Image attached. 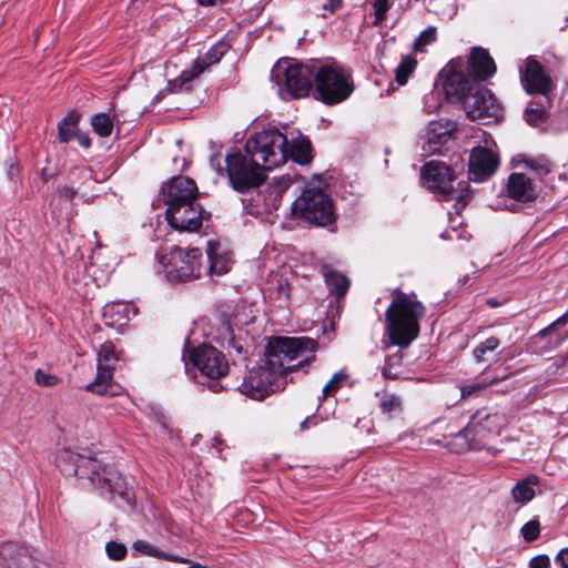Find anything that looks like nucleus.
<instances>
[{
  "instance_id": "obj_1",
  "label": "nucleus",
  "mask_w": 568,
  "mask_h": 568,
  "mask_svg": "<svg viewBox=\"0 0 568 568\" xmlns=\"http://www.w3.org/2000/svg\"><path fill=\"white\" fill-rule=\"evenodd\" d=\"M317 342L311 337H272L265 349L263 364L252 368L239 386L241 394L262 400L284 387L281 381L288 372L314 359Z\"/></svg>"
},
{
  "instance_id": "obj_2",
  "label": "nucleus",
  "mask_w": 568,
  "mask_h": 568,
  "mask_svg": "<svg viewBox=\"0 0 568 568\" xmlns=\"http://www.w3.org/2000/svg\"><path fill=\"white\" fill-rule=\"evenodd\" d=\"M57 463L63 475L77 476L84 488L106 490L111 498L119 495L129 507H133L131 490L112 466H102L97 458L70 449H62L57 457Z\"/></svg>"
},
{
  "instance_id": "obj_3",
  "label": "nucleus",
  "mask_w": 568,
  "mask_h": 568,
  "mask_svg": "<svg viewBox=\"0 0 568 568\" xmlns=\"http://www.w3.org/2000/svg\"><path fill=\"white\" fill-rule=\"evenodd\" d=\"M425 306L413 295L398 294L385 313L386 333L392 345L408 346L419 334Z\"/></svg>"
},
{
  "instance_id": "obj_4",
  "label": "nucleus",
  "mask_w": 568,
  "mask_h": 568,
  "mask_svg": "<svg viewBox=\"0 0 568 568\" xmlns=\"http://www.w3.org/2000/svg\"><path fill=\"white\" fill-rule=\"evenodd\" d=\"M316 64L277 61L271 71V81L282 100L301 99L310 94L315 84Z\"/></svg>"
},
{
  "instance_id": "obj_5",
  "label": "nucleus",
  "mask_w": 568,
  "mask_h": 568,
  "mask_svg": "<svg viewBox=\"0 0 568 568\" xmlns=\"http://www.w3.org/2000/svg\"><path fill=\"white\" fill-rule=\"evenodd\" d=\"M287 144L286 135L276 130H267L250 138L245 151L255 165H261L263 170H273L286 162Z\"/></svg>"
},
{
  "instance_id": "obj_6",
  "label": "nucleus",
  "mask_w": 568,
  "mask_h": 568,
  "mask_svg": "<svg viewBox=\"0 0 568 568\" xmlns=\"http://www.w3.org/2000/svg\"><path fill=\"white\" fill-rule=\"evenodd\" d=\"M424 185L433 193L442 196L443 200L456 199L454 205L458 214L470 200L469 193H464L462 183L460 189H455V175L452 169L444 162L430 161L422 168L420 172Z\"/></svg>"
},
{
  "instance_id": "obj_7",
  "label": "nucleus",
  "mask_w": 568,
  "mask_h": 568,
  "mask_svg": "<svg viewBox=\"0 0 568 568\" xmlns=\"http://www.w3.org/2000/svg\"><path fill=\"white\" fill-rule=\"evenodd\" d=\"M292 212L315 225H326L334 220L331 197L318 187L305 189L293 202Z\"/></svg>"
},
{
  "instance_id": "obj_8",
  "label": "nucleus",
  "mask_w": 568,
  "mask_h": 568,
  "mask_svg": "<svg viewBox=\"0 0 568 568\" xmlns=\"http://www.w3.org/2000/svg\"><path fill=\"white\" fill-rule=\"evenodd\" d=\"M315 88L318 99L326 104L339 103L353 92L349 74L328 64H316Z\"/></svg>"
},
{
  "instance_id": "obj_9",
  "label": "nucleus",
  "mask_w": 568,
  "mask_h": 568,
  "mask_svg": "<svg viewBox=\"0 0 568 568\" xmlns=\"http://www.w3.org/2000/svg\"><path fill=\"white\" fill-rule=\"evenodd\" d=\"M262 170L261 165L253 163L252 158L247 159L239 152L226 156L227 176L240 193L247 192L263 181Z\"/></svg>"
},
{
  "instance_id": "obj_10",
  "label": "nucleus",
  "mask_w": 568,
  "mask_h": 568,
  "mask_svg": "<svg viewBox=\"0 0 568 568\" xmlns=\"http://www.w3.org/2000/svg\"><path fill=\"white\" fill-rule=\"evenodd\" d=\"M463 105L470 120L489 123L498 121L503 116V109L494 93L480 84L473 93L468 94Z\"/></svg>"
},
{
  "instance_id": "obj_11",
  "label": "nucleus",
  "mask_w": 568,
  "mask_h": 568,
  "mask_svg": "<svg viewBox=\"0 0 568 568\" xmlns=\"http://www.w3.org/2000/svg\"><path fill=\"white\" fill-rule=\"evenodd\" d=\"M520 83L528 94H538L548 101V95L555 89V81L549 71L530 55L519 68Z\"/></svg>"
},
{
  "instance_id": "obj_12",
  "label": "nucleus",
  "mask_w": 568,
  "mask_h": 568,
  "mask_svg": "<svg viewBox=\"0 0 568 568\" xmlns=\"http://www.w3.org/2000/svg\"><path fill=\"white\" fill-rule=\"evenodd\" d=\"M118 362L114 346L111 342H105L101 345L97 358V377L87 386L89 392L98 395L114 396L118 392L112 384L114 366Z\"/></svg>"
},
{
  "instance_id": "obj_13",
  "label": "nucleus",
  "mask_w": 568,
  "mask_h": 568,
  "mask_svg": "<svg viewBox=\"0 0 568 568\" xmlns=\"http://www.w3.org/2000/svg\"><path fill=\"white\" fill-rule=\"evenodd\" d=\"M190 362L202 376L219 379L229 372V362L224 354L215 347L203 344L190 353Z\"/></svg>"
},
{
  "instance_id": "obj_14",
  "label": "nucleus",
  "mask_w": 568,
  "mask_h": 568,
  "mask_svg": "<svg viewBox=\"0 0 568 568\" xmlns=\"http://www.w3.org/2000/svg\"><path fill=\"white\" fill-rule=\"evenodd\" d=\"M229 49L230 44L224 41H220L214 44L205 53L203 59L195 60L190 69L182 71L176 79L169 82L170 91L176 93L183 90H189L190 83L194 79L199 78L209 65L217 63Z\"/></svg>"
},
{
  "instance_id": "obj_15",
  "label": "nucleus",
  "mask_w": 568,
  "mask_h": 568,
  "mask_svg": "<svg viewBox=\"0 0 568 568\" xmlns=\"http://www.w3.org/2000/svg\"><path fill=\"white\" fill-rule=\"evenodd\" d=\"M495 143L474 148L468 161V178L474 182H484L495 174L499 166V156Z\"/></svg>"
},
{
  "instance_id": "obj_16",
  "label": "nucleus",
  "mask_w": 568,
  "mask_h": 568,
  "mask_svg": "<svg viewBox=\"0 0 568 568\" xmlns=\"http://www.w3.org/2000/svg\"><path fill=\"white\" fill-rule=\"evenodd\" d=\"M201 257L202 253L199 248L189 251L181 247L174 248L169 257V263L172 266L168 271L169 276L179 281L199 277L201 274Z\"/></svg>"
},
{
  "instance_id": "obj_17",
  "label": "nucleus",
  "mask_w": 568,
  "mask_h": 568,
  "mask_svg": "<svg viewBox=\"0 0 568 568\" xmlns=\"http://www.w3.org/2000/svg\"><path fill=\"white\" fill-rule=\"evenodd\" d=\"M161 200L171 209L172 205L180 206L196 201L197 186L195 182L186 176L172 178L168 184L162 186Z\"/></svg>"
},
{
  "instance_id": "obj_18",
  "label": "nucleus",
  "mask_w": 568,
  "mask_h": 568,
  "mask_svg": "<svg viewBox=\"0 0 568 568\" xmlns=\"http://www.w3.org/2000/svg\"><path fill=\"white\" fill-rule=\"evenodd\" d=\"M165 216L170 225L179 231H197L204 220L202 207L196 201L166 209Z\"/></svg>"
},
{
  "instance_id": "obj_19",
  "label": "nucleus",
  "mask_w": 568,
  "mask_h": 568,
  "mask_svg": "<svg viewBox=\"0 0 568 568\" xmlns=\"http://www.w3.org/2000/svg\"><path fill=\"white\" fill-rule=\"evenodd\" d=\"M444 71L447 72L444 81L446 93L456 97L464 104L468 94L473 93L479 84L462 70H457L456 62L454 61H452Z\"/></svg>"
},
{
  "instance_id": "obj_20",
  "label": "nucleus",
  "mask_w": 568,
  "mask_h": 568,
  "mask_svg": "<svg viewBox=\"0 0 568 568\" xmlns=\"http://www.w3.org/2000/svg\"><path fill=\"white\" fill-rule=\"evenodd\" d=\"M456 129L452 121H432L425 133L423 150L429 154L440 153L442 146L450 139Z\"/></svg>"
},
{
  "instance_id": "obj_21",
  "label": "nucleus",
  "mask_w": 568,
  "mask_h": 568,
  "mask_svg": "<svg viewBox=\"0 0 568 568\" xmlns=\"http://www.w3.org/2000/svg\"><path fill=\"white\" fill-rule=\"evenodd\" d=\"M207 255V273L209 275H224L232 265L231 252L220 242L209 241L206 247Z\"/></svg>"
},
{
  "instance_id": "obj_22",
  "label": "nucleus",
  "mask_w": 568,
  "mask_h": 568,
  "mask_svg": "<svg viewBox=\"0 0 568 568\" xmlns=\"http://www.w3.org/2000/svg\"><path fill=\"white\" fill-rule=\"evenodd\" d=\"M506 194L517 202H530L537 196L535 186L526 174L513 173L506 184Z\"/></svg>"
},
{
  "instance_id": "obj_23",
  "label": "nucleus",
  "mask_w": 568,
  "mask_h": 568,
  "mask_svg": "<svg viewBox=\"0 0 568 568\" xmlns=\"http://www.w3.org/2000/svg\"><path fill=\"white\" fill-rule=\"evenodd\" d=\"M469 73L477 81H485L496 72V64L488 51L483 48H473L469 60Z\"/></svg>"
},
{
  "instance_id": "obj_24",
  "label": "nucleus",
  "mask_w": 568,
  "mask_h": 568,
  "mask_svg": "<svg viewBox=\"0 0 568 568\" xmlns=\"http://www.w3.org/2000/svg\"><path fill=\"white\" fill-rule=\"evenodd\" d=\"M32 558L31 551L17 541L0 545V565L7 568H19Z\"/></svg>"
},
{
  "instance_id": "obj_25",
  "label": "nucleus",
  "mask_w": 568,
  "mask_h": 568,
  "mask_svg": "<svg viewBox=\"0 0 568 568\" xmlns=\"http://www.w3.org/2000/svg\"><path fill=\"white\" fill-rule=\"evenodd\" d=\"M539 484V478L536 475L519 480L511 489L513 499L520 505L529 503L536 495L535 486Z\"/></svg>"
},
{
  "instance_id": "obj_26",
  "label": "nucleus",
  "mask_w": 568,
  "mask_h": 568,
  "mask_svg": "<svg viewBox=\"0 0 568 568\" xmlns=\"http://www.w3.org/2000/svg\"><path fill=\"white\" fill-rule=\"evenodd\" d=\"M287 152L293 161L300 164H307L313 159L311 142L307 138L302 135L292 139Z\"/></svg>"
},
{
  "instance_id": "obj_27",
  "label": "nucleus",
  "mask_w": 568,
  "mask_h": 568,
  "mask_svg": "<svg viewBox=\"0 0 568 568\" xmlns=\"http://www.w3.org/2000/svg\"><path fill=\"white\" fill-rule=\"evenodd\" d=\"M132 549L134 552H138L140 555L154 557L158 559H164L172 562H186V559H183L176 555L168 554L159 549L158 547L153 546L146 540H135L132 545Z\"/></svg>"
},
{
  "instance_id": "obj_28",
  "label": "nucleus",
  "mask_w": 568,
  "mask_h": 568,
  "mask_svg": "<svg viewBox=\"0 0 568 568\" xmlns=\"http://www.w3.org/2000/svg\"><path fill=\"white\" fill-rule=\"evenodd\" d=\"M323 275L331 293L337 297H343L347 293L349 282L345 275L327 267L324 268Z\"/></svg>"
},
{
  "instance_id": "obj_29",
  "label": "nucleus",
  "mask_w": 568,
  "mask_h": 568,
  "mask_svg": "<svg viewBox=\"0 0 568 568\" xmlns=\"http://www.w3.org/2000/svg\"><path fill=\"white\" fill-rule=\"evenodd\" d=\"M477 424H469L466 428L460 430L454 438V447L458 452L478 449L479 445L475 443V435L477 434Z\"/></svg>"
},
{
  "instance_id": "obj_30",
  "label": "nucleus",
  "mask_w": 568,
  "mask_h": 568,
  "mask_svg": "<svg viewBox=\"0 0 568 568\" xmlns=\"http://www.w3.org/2000/svg\"><path fill=\"white\" fill-rule=\"evenodd\" d=\"M80 116L77 112H70L58 124V136L62 143H68L78 132Z\"/></svg>"
},
{
  "instance_id": "obj_31",
  "label": "nucleus",
  "mask_w": 568,
  "mask_h": 568,
  "mask_svg": "<svg viewBox=\"0 0 568 568\" xmlns=\"http://www.w3.org/2000/svg\"><path fill=\"white\" fill-rule=\"evenodd\" d=\"M503 378H504V376H501V377L495 376L491 379H488V378H485V377H478L475 381L464 385L460 388L462 397L463 398H467V397L477 396L483 389H485L488 386H491V385L498 383Z\"/></svg>"
},
{
  "instance_id": "obj_32",
  "label": "nucleus",
  "mask_w": 568,
  "mask_h": 568,
  "mask_svg": "<svg viewBox=\"0 0 568 568\" xmlns=\"http://www.w3.org/2000/svg\"><path fill=\"white\" fill-rule=\"evenodd\" d=\"M549 103V98L548 102L545 98H542V101H531L525 111L526 121L531 125H537L544 119Z\"/></svg>"
},
{
  "instance_id": "obj_33",
  "label": "nucleus",
  "mask_w": 568,
  "mask_h": 568,
  "mask_svg": "<svg viewBox=\"0 0 568 568\" xmlns=\"http://www.w3.org/2000/svg\"><path fill=\"white\" fill-rule=\"evenodd\" d=\"M517 159L518 162L524 163L526 168L535 171L540 175H546L551 172V162L545 155H539L536 158L518 155Z\"/></svg>"
},
{
  "instance_id": "obj_34",
  "label": "nucleus",
  "mask_w": 568,
  "mask_h": 568,
  "mask_svg": "<svg viewBox=\"0 0 568 568\" xmlns=\"http://www.w3.org/2000/svg\"><path fill=\"white\" fill-rule=\"evenodd\" d=\"M91 125L93 131L102 138L110 136L113 130V121L106 113H97L92 115Z\"/></svg>"
},
{
  "instance_id": "obj_35",
  "label": "nucleus",
  "mask_w": 568,
  "mask_h": 568,
  "mask_svg": "<svg viewBox=\"0 0 568 568\" xmlns=\"http://www.w3.org/2000/svg\"><path fill=\"white\" fill-rule=\"evenodd\" d=\"M417 61L410 55H406L402 59L400 63L395 71V80L399 85H405L408 81L409 75L416 69Z\"/></svg>"
},
{
  "instance_id": "obj_36",
  "label": "nucleus",
  "mask_w": 568,
  "mask_h": 568,
  "mask_svg": "<svg viewBox=\"0 0 568 568\" xmlns=\"http://www.w3.org/2000/svg\"><path fill=\"white\" fill-rule=\"evenodd\" d=\"M500 342L497 337L490 336L485 341L480 342L473 351V356L477 363H485L487 361V354L493 353L498 348Z\"/></svg>"
},
{
  "instance_id": "obj_37",
  "label": "nucleus",
  "mask_w": 568,
  "mask_h": 568,
  "mask_svg": "<svg viewBox=\"0 0 568 568\" xmlns=\"http://www.w3.org/2000/svg\"><path fill=\"white\" fill-rule=\"evenodd\" d=\"M268 296L274 298L280 304L290 300L291 288L286 280H278L275 287L268 288Z\"/></svg>"
},
{
  "instance_id": "obj_38",
  "label": "nucleus",
  "mask_w": 568,
  "mask_h": 568,
  "mask_svg": "<svg viewBox=\"0 0 568 568\" xmlns=\"http://www.w3.org/2000/svg\"><path fill=\"white\" fill-rule=\"evenodd\" d=\"M347 378L348 375L343 371L335 373L323 387V398L331 396L335 392H337L341 388V386L347 381Z\"/></svg>"
},
{
  "instance_id": "obj_39",
  "label": "nucleus",
  "mask_w": 568,
  "mask_h": 568,
  "mask_svg": "<svg viewBox=\"0 0 568 568\" xmlns=\"http://www.w3.org/2000/svg\"><path fill=\"white\" fill-rule=\"evenodd\" d=\"M520 531H521L523 538L526 541H528V542L535 541L539 537V534H540L539 521L537 519H532V520L526 523L521 527Z\"/></svg>"
},
{
  "instance_id": "obj_40",
  "label": "nucleus",
  "mask_w": 568,
  "mask_h": 568,
  "mask_svg": "<svg viewBox=\"0 0 568 568\" xmlns=\"http://www.w3.org/2000/svg\"><path fill=\"white\" fill-rule=\"evenodd\" d=\"M374 8V26H379L386 18L387 11L390 9L389 0H373Z\"/></svg>"
},
{
  "instance_id": "obj_41",
  "label": "nucleus",
  "mask_w": 568,
  "mask_h": 568,
  "mask_svg": "<svg viewBox=\"0 0 568 568\" xmlns=\"http://www.w3.org/2000/svg\"><path fill=\"white\" fill-rule=\"evenodd\" d=\"M105 551L110 559L122 560L125 558L128 549L124 544L110 541L105 546Z\"/></svg>"
},
{
  "instance_id": "obj_42",
  "label": "nucleus",
  "mask_w": 568,
  "mask_h": 568,
  "mask_svg": "<svg viewBox=\"0 0 568 568\" xmlns=\"http://www.w3.org/2000/svg\"><path fill=\"white\" fill-rule=\"evenodd\" d=\"M402 402L400 398L394 394H386L381 399V409L384 413H392L400 408Z\"/></svg>"
},
{
  "instance_id": "obj_43",
  "label": "nucleus",
  "mask_w": 568,
  "mask_h": 568,
  "mask_svg": "<svg viewBox=\"0 0 568 568\" xmlns=\"http://www.w3.org/2000/svg\"><path fill=\"white\" fill-rule=\"evenodd\" d=\"M568 323V311L558 317L556 321L550 323L547 327L539 331L538 336L541 338L548 337L554 331L565 326Z\"/></svg>"
},
{
  "instance_id": "obj_44",
  "label": "nucleus",
  "mask_w": 568,
  "mask_h": 568,
  "mask_svg": "<svg viewBox=\"0 0 568 568\" xmlns=\"http://www.w3.org/2000/svg\"><path fill=\"white\" fill-rule=\"evenodd\" d=\"M436 38V29L435 28H428L427 30L423 31L419 37L415 41V48L419 49L423 45L432 43Z\"/></svg>"
},
{
  "instance_id": "obj_45",
  "label": "nucleus",
  "mask_w": 568,
  "mask_h": 568,
  "mask_svg": "<svg viewBox=\"0 0 568 568\" xmlns=\"http://www.w3.org/2000/svg\"><path fill=\"white\" fill-rule=\"evenodd\" d=\"M36 382L41 386H53L58 383V377L51 374L43 372L42 369H38L34 374Z\"/></svg>"
},
{
  "instance_id": "obj_46",
  "label": "nucleus",
  "mask_w": 568,
  "mask_h": 568,
  "mask_svg": "<svg viewBox=\"0 0 568 568\" xmlns=\"http://www.w3.org/2000/svg\"><path fill=\"white\" fill-rule=\"evenodd\" d=\"M529 568H550V559L547 555H538L530 559Z\"/></svg>"
},
{
  "instance_id": "obj_47",
  "label": "nucleus",
  "mask_w": 568,
  "mask_h": 568,
  "mask_svg": "<svg viewBox=\"0 0 568 568\" xmlns=\"http://www.w3.org/2000/svg\"><path fill=\"white\" fill-rule=\"evenodd\" d=\"M77 195V190L70 186H62L57 190V196L59 201L71 202Z\"/></svg>"
},
{
  "instance_id": "obj_48",
  "label": "nucleus",
  "mask_w": 568,
  "mask_h": 568,
  "mask_svg": "<svg viewBox=\"0 0 568 568\" xmlns=\"http://www.w3.org/2000/svg\"><path fill=\"white\" fill-rule=\"evenodd\" d=\"M131 308V306L129 304H123V303H119V304H113L111 306H105L104 308V316H106L110 312H113V311H116L119 314L120 313H123V318H128L129 320V310Z\"/></svg>"
},
{
  "instance_id": "obj_49",
  "label": "nucleus",
  "mask_w": 568,
  "mask_h": 568,
  "mask_svg": "<svg viewBox=\"0 0 568 568\" xmlns=\"http://www.w3.org/2000/svg\"><path fill=\"white\" fill-rule=\"evenodd\" d=\"M555 561L560 565L561 568H568V547L561 549L556 558Z\"/></svg>"
},
{
  "instance_id": "obj_50",
  "label": "nucleus",
  "mask_w": 568,
  "mask_h": 568,
  "mask_svg": "<svg viewBox=\"0 0 568 568\" xmlns=\"http://www.w3.org/2000/svg\"><path fill=\"white\" fill-rule=\"evenodd\" d=\"M343 4V0H327L323 4V10L328 11L331 13L335 12Z\"/></svg>"
},
{
  "instance_id": "obj_51",
  "label": "nucleus",
  "mask_w": 568,
  "mask_h": 568,
  "mask_svg": "<svg viewBox=\"0 0 568 568\" xmlns=\"http://www.w3.org/2000/svg\"><path fill=\"white\" fill-rule=\"evenodd\" d=\"M268 196H270V199L272 201L271 206L273 209H276L277 207V203L281 200V191L277 187L270 189Z\"/></svg>"
},
{
  "instance_id": "obj_52",
  "label": "nucleus",
  "mask_w": 568,
  "mask_h": 568,
  "mask_svg": "<svg viewBox=\"0 0 568 568\" xmlns=\"http://www.w3.org/2000/svg\"><path fill=\"white\" fill-rule=\"evenodd\" d=\"M79 142V144L84 148V149H88L90 148L91 145V140L90 138L88 136V134L85 133H81V132H77L75 135H74Z\"/></svg>"
},
{
  "instance_id": "obj_53",
  "label": "nucleus",
  "mask_w": 568,
  "mask_h": 568,
  "mask_svg": "<svg viewBox=\"0 0 568 568\" xmlns=\"http://www.w3.org/2000/svg\"><path fill=\"white\" fill-rule=\"evenodd\" d=\"M211 165L216 170V172L221 175L223 172V169L220 166V164L214 163V160H211Z\"/></svg>"
},
{
  "instance_id": "obj_54",
  "label": "nucleus",
  "mask_w": 568,
  "mask_h": 568,
  "mask_svg": "<svg viewBox=\"0 0 568 568\" xmlns=\"http://www.w3.org/2000/svg\"><path fill=\"white\" fill-rule=\"evenodd\" d=\"M568 337V334H566L565 336H560L556 339V343H555V346H559L560 344L564 343V341Z\"/></svg>"
},
{
  "instance_id": "obj_55",
  "label": "nucleus",
  "mask_w": 568,
  "mask_h": 568,
  "mask_svg": "<svg viewBox=\"0 0 568 568\" xmlns=\"http://www.w3.org/2000/svg\"><path fill=\"white\" fill-rule=\"evenodd\" d=\"M189 568H210V567L201 565V564H193Z\"/></svg>"
},
{
  "instance_id": "obj_56",
  "label": "nucleus",
  "mask_w": 568,
  "mask_h": 568,
  "mask_svg": "<svg viewBox=\"0 0 568 568\" xmlns=\"http://www.w3.org/2000/svg\"><path fill=\"white\" fill-rule=\"evenodd\" d=\"M200 4H203V6H206V4H211L212 1L211 0H197Z\"/></svg>"
},
{
  "instance_id": "obj_57",
  "label": "nucleus",
  "mask_w": 568,
  "mask_h": 568,
  "mask_svg": "<svg viewBox=\"0 0 568 568\" xmlns=\"http://www.w3.org/2000/svg\"><path fill=\"white\" fill-rule=\"evenodd\" d=\"M558 178H559V180H562V181H567V179H568L566 173H560L558 175Z\"/></svg>"
},
{
  "instance_id": "obj_58",
  "label": "nucleus",
  "mask_w": 568,
  "mask_h": 568,
  "mask_svg": "<svg viewBox=\"0 0 568 568\" xmlns=\"http://www.w3.org/2000/svg\"><path fill=\"white\" fill-rule=\"evenodd\" d=\"M305 427H307V419L303 420L301 424L302 429H304Z\"/></svg>"
},
{
  "instance_id": "obj_59",
  "label": "nucleus",
  "mask_w": 568,
  "mask_h": 568,
  "mask_svg": "<svg viewBox=\"0 0 568 568\" xmlns=\"http://www.w3.org/2000/svg\"><path fill=\"white\" fill-rule=\"evenodd\" d=\"M219 386H220V384H219V383H214V384L212 385L213 390H214V392H217V387H219Z\"/></svg>"
},
{
  "instance_id": "obj_60",
  "label": "nucleus",
  "mask_w": 568,
  "mask_h": 568,
  "mask_svg": "<svg viewBox=\"0 0 568 568\" xmlns=\"http://www.w3.org/2000/svg\"><path fill=\"white\" fill-rule=\"evenodd\" d=\"M564 361L567 362L568 361V351H567V354L565 355L564 357Z\"/></svg>"
},
{
  "instance_id": "obj_61",
  "label": "nucleus",
  "mask_w": 568,
  "mask_h": 568,
  "mask_svg": "<svg viewBox=\"0 0 568 568\" xmlns=\"http://www.w3.org/2000/svg\"><path fill=\"white\" fill-rule=\"evenodd\" d=\"M214 440H215L214 445H219L221 443L220 439H217V438H214Z\"/></svg>"
}]
</instances>
